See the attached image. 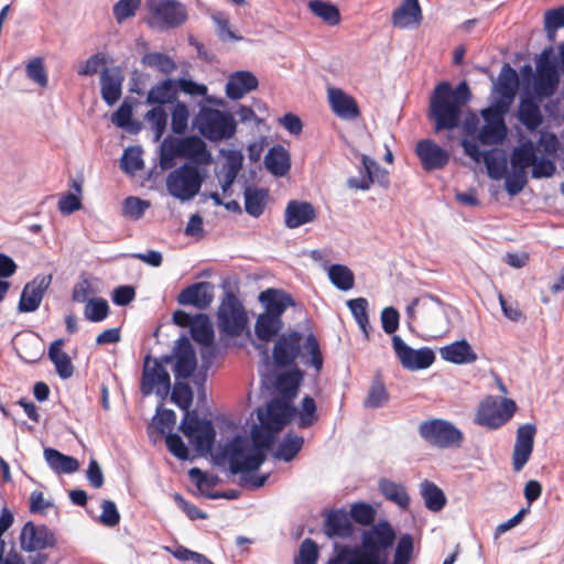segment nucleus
I'll return each mask as SVG.
<instances>
[{
    "instance_id": "19",
    "label": "nucleus",
    "mask_w": 564,
    "mask_h": 564,
    "mask_svg": "<svg viewBox=\"0 0 564 564\" xmlns=\"http://www.w3.org/2000/svg\"><path fill=\"white\" fill-rule=\"evenodd\" d=\"M362 170L365 172L361 177H350L347 182L350 188L367 191L371 184L377 183L380 186L387 187L389 184L388 172L382 169L377 161L366 154L360 155Z\"/></svg>"
},
{
    "instance_id": "46",
    "label": "nucleus",
    "mask_w": 564,
    "mask_h": 564,
    "mask_svg": "<svg viewBox=\"0 0 564 564\" xmlns=\"http://www.w3.org/2000/svg\"><path fill=\"white\" fill-rule=\"evenodd\" d=\"M421 495L424 500L425 507L433 511H441L446 503V497L441 488L434 482L424 480L421 484Z\"/></svg>"
},
{
    "instance_id": "4",
    "label": "nucleus",
    "mask_w": 564,
    "mask_h": 564,
    "mask_svg": "<svg viewBox=\"0 0 564 564\" xmlns=\"http://www.w3.org/2000/svg\"><path fill=\"white\" fill-rule=\"evenodd\" d=\"M299 356L305 366L313 367L317 372L322 369L323 356L318 340L313 334H308L305 339L296 330L280 335L272 351L274 365L289 367Z\"/></svg>"
},
{
    "instance_id": "49",
    "label": "nucleus",
    "mask_w": 564,
    "mask_h": 564,
    "mask_svg": "<svg viewBox=\"0 0 564 564\" xmlns=\"http://www.w3.org/2000/svg\"><path fill=\"white\" fill-rule=\"evenodd\" d=\"M330 282L340 291H349L354 288V272L344 264H332L327 268Z\"/></svg>"
},
{
    "instance_id": "22",
    "label": "nucleus",
    "mask_w": 564,
    "mask_h": 564,
    "mask_svg": "<svg viewBox=\"0 0 564 564\" xmlns=\"http://www.w3.org/2000/svg\"><path fill=\"white\" fill-rule=\"evenodd\" d=\"M415 152L425 171L441 170L449 161V153L430 139L419 141Z\"/></svg>"
},
{
    "instance_id": "10",
    "label": "nucleus",
    "mask_w": 564,
    "mask_h": 564,
    "mask_svg": "<svg viewBox=\"0 0 564 564\" xmlns=\"http://www.w3.org/2000/svg\"><path fill=\"white\" fill-rule=\"evenodd\" d=\"M217 319L221 333L229 336H238L242 333L247 316L242 304L235 294L229 292L225 295L217 312Z\"/></svg>"
},
{
    "instance_id": "14",
    "label": "nucleus",
    "mask_w": 564,
    "mask_h": 564,
    "mask_svg": "<svg viewBox=\"0 0 564 564\" xmlns=\"http://www.w3.org/2000/svg\"><path fill=\"white\" fill-rule=\"evenodd\" d=\"M531 156L523 149H512L510 154L511 171L506 173L505 189L510 196H517L528 183V169Z\"/></svg>"
},
{
    "instance_id": "50",
    "label": "nucleus",
    "mask_w": 564,
    "mask_h": 564,
    "mask_svg": "<svg viewBox=\"0 0 564 564\" xmlns=\"http://www.w3.org/2000/svg\"><path fill=\"white\" fill-rule=\"evenodd\" d=\"M141 63L163 75H171L176 69V63L172 57L160 52H150L142 56Z\"/></svg>"
},
{
    "instance_id": "36",
    "label": "nucleus",
    "mask_w": 564,
    "mask_h": 564,
    "mask_svg": "<svg viewBox=\"0 0 564 564\" xmlns=\"http://www.w3.org/2000/svg\"><path fill=\"white\" fill-rule=\"evenodd\" d=\"M265 169L274 176H284L291 167L290 154L282 145L272 147L264 156Z\"/></svg>"
},
{
    "instance_id": "26",
    "label": "nucleus",
    "mask_w": 564,
    "mask_h": 564,
    "mask_svg": "<svg viewBox=\"0 0 564 564\" xmlns=\"http://www.w3.org/2000/svg\"><path fill=\"white\" fill-rule=\"evenodd\" d=\"M513 149H523L530 156L531 176L535 180L552 177L556 171L554 158L538 156L536 145L532 140H524Z\"/></svg>"
},
{
    "instance_id": "23",
    "label": "nucleus",
    "mask_w": 564,
    "mask_h": 564,
    "mask_svg": "<svg viewBox=\"0 0 564 564\" xmlns=\"http://www.w3.org/2000/svg\"><path fill=\"white\" fill-rule=\"evenodd\" d=\"M178 150L181 158L187 159L196 166L209 165L213 162L212 153L206 143L197 135L178 138Z\"/></svg>"
},
{
    "instance_id": "37",
    "label": "nucleus",
    "mask_w": 564,
    "mask_h": 564,
    "mask_svg": "<svg viewBox=\"0 0 564 564\" xmlns=\"http://www.w3.org/2000/svg\"><path fill=\"white\" fill-rule=\"evenodd\" d=\"M64 346V339L54 340L48 347V358L55 366L57 375L62 379H68L74 373V367L69 356L62 350Z\"/></svg>"
},
{
    "instance_id": "5",
    "label": "nucleus",
    "mask_w": 564,
    "mask_h": 564,
    "mask_svg": "<svg viewBox=\"0 0 564 564\" xmlns=\"http://www.w3.org/2000/svg\"><path fill=\"white\" fill-rule=\"evenodd\" d=\"M194 127L209 141L228 140L236 133V121L230 112L202 107L194 119Z\"/></svg>"
},
{
    "instance_id": "43",
    "label": "nucleus",
    "mask_w": 564,
    "mask_h": 564,
    "mask_svg": "<svg viewBox=\"0 0 564 564\" xmlns=\"http://www.w3.org/2000/svg\"><path fill=\"white\" fill-rule=\"evenodd\" d=\"M303 445L304 438L302 436L288 433L273 453V457L276 460L289 463L297 456Z\"/></svg>"
},
{
    "instance_id": "15",
    "label": "nucleus",
    "mask_w": 564,
    "mask_h": 564,
    "mask_svg": "<svg viewBox=\"0 0 564 564\" xmlns=\"http://www.w3.org/2000/svg\"><path fill=\"white\" fill-rule=\"evenodd\" d=\"M392 346L400 364L408 370L414 371L426 369L435 359V355L432 349L427 347L413 349L398 335L392 337Z\"/></svg>"
},
{
    "instance_id": "53",
    "label": "nucleus",
    "mask_w": 564,
    "mask_h": 564,
    "mask_svg": "<svg viewBox=\"0 0 564 564\" xmlns=\"http://www.w3.org/2000/svg\"><path fill=\"white\" fill-rule=\"evenodd\" d=\"M111 121L130 133H137L140 130V123L132 120V106L128 101H123L112 113Z\"/></svg>"
},
{
    "instance_id": "55",
    "label": "nucleus",
    "mask_w": 564,
    "mask_h": 564,
    "mask_svg": "<svg viewBox=\"0 0 564 564\" xmlns=\"http://www.w3.org/2000/svg\"><path fill=\"white\" fill-rule=\"evenodd\" d=\"M414 553V539L411 534L404 533L397 541L391 564H410Z\"/></svg>"
},
{
    "instance_id": "63",
    "label": "nucleus",
    "mask_w": 564,
    "mask_h": 564,
    "mask_svg": "<svg viewBox=\"0 0 564 564\" xmlns=\"http://www.w3.org/2000/svg\"><path fill=\"white\" fill-rule=\"evenodd\" d=\"M176 156L181 158L178 138L165 139L160 147V166L163 170L171 169Z\"/></svg>"
},
{
    "instance_id": "64",
    "label": "nucleus",
    "mask_w": 564,
    "mask_h": 564,
    "mask_svg": "<svg viewBox=\"0 0 564 564\" xmlns=\"http://www.w3.org/2000/svg\"><path fill=\"white\" fill-rule=\"evenodd\" d=\"M109 313V305L104 299H90L85 306V317L94 323L104 321Z\"/></svg>"
},
{
    "instance_id": "8",
    "label": "nucleus",
    "mask_w": 564,
    "mask_h": 564,
    "mask_svg": "<svg viewBox=\"0 0 564 564\" xmlns=\"http://www.w3.org/2000/svg\"><path fill=\"white\" fill-rule=\"evenodd\" d=\"M180 430L188 438L196 452L199 454L210 452L216 436L212 421L199 419L195 412L185 413L180 424Z\"/></svg>"
},
{
    "instance_id": "61",
    "label": "nucleus",
    "mask_w": 564,
    "mask_h": 564,
    "mask_svg": "<svg viewBox=\"0 0 564 564\" xmlns=\"http://www.w3.org/2000/svg\"><path fill=\"white\" fill-rule=\"evenodd\" d=\"M389 399L388 391L383 382L379 379L371 383L369 393L364 402L365 408L378 409L387 403Z\"/></svg>"
},
{
    "instance_id": "45",
    "label": "nucleus",
    "mask_w": 564,
    "mask_h": 564,
    "mask_svg": "<svg viewBox=\"0 0 564 564\" xmlns=\"http://www.w3.org/2000/svg\"><path fill=\"white\" fill-rule=\"evenodd\" d=\"M518 118L530 131L535 130L542 123V115L539 106L529 98L520 101Z\"/></svg>"
},
{
    "instance_id": "27",
    "label": "nucleus",
    "mask_w": 564,
    "mask_h": 564,
    "mask_svg": "<svg viewBox=\"0 0 564 564\" xmlns=\"http://www.w3.org/2000/svg\"><path fill=\"white\" fill-rule=\"evenodd\" d=\"M316 218V210L308 202L290 200L284 210V223L290 229L299 228L312 223Z\"/></svg>"
},
{
    "instance_id": "3",
    "label": "nucleus",
    "mask_w": 564,
    "mask_h": 564,
    "mask_svg": "<svg viewBox=\"0 0 564 564\" xmlns=\"http://www.w3.org/2000/svg\"><path fill=\"white\" fill-rule=\"evenodd\" d=\"M471 99L466 82L455 88L448 82L440 83L430 98L429 116L434 121L435 131L453 130L459 126L463 108Z\"/></svg>"
},
{
    "instance_id": "25",
    "label": "nucleus",
    "mask_w": 564,
    "mask_h": 564,
    "mask_svg": "<svg viewBox=\"0 0 564 564\" xmlns=\"http://www.w3.org/2000/svg\"><path fill=\"white\" fill-rule=\"evenodd\" d=\"M123 74L119 67L104 68L100 74V93L108 106H113L121 97Z\"/></svg>"
},
{
    "instance_id": "60",
    "label": "nucleus",
    "mask_w": 564,
    "mask_h": 564,
    "mask_svg": "<svg viewBox=\"0 0 564 564\" xmlns=\"http://www.w3.org/2000/svg\"><path fill=\"white\" fill-rule=\"evenodd\" d=\"M349 518L352 519L357 523L361 525H370V529L373 524L376 518V510L372 506L366 502H356L352 503L349 511Z\"/></svg>"
},
{
    "instance_id": "11",
    "label": "nucleus",
    "mask_w": 564,
    "mask_h": 564,
    "mask_svg": "<svg viewBox=\"0 0 564 564\" xmlns=\"http://www.w3.org/2000/svg\"><path fill=\"white\" fill-rule=\"evenodd\" d=\"M162 357L151 360L150 356L144 358V366L141 379V392L144 395L155 393L160 398H165L171 390V379L169 372L163 367Z\"/></svg>"
},
{
    "instance_id": "16",
    "label": "nucleus",
    "mask_w": 564,
    "mask_h": 564,
    "mask_svg": "<svg viewBox=\"0 0 564 564\" xmlns=\"http://www.w3.org/2000/svg\"><path fill=\"white\" fill-rule=\"evenodd\" d=\"M536 76L533 83V91L539 98L553 96L560 84V75L554 63L544 52L536 62Z\"/></svg>"
},
{
    "instance_id": "42",
    "label": "nucleus",
    "mask_w": 564,
    "mask_h": 564,
    "mask_svg": "<svg viewBox=\"0 0 564 564\" xmlns=\"http://www.w3.org/2000/svg\"><path fill=\"white\" fill-rule=\"evenodd\" d=\"M282 328V318H275L262 313L256 321L254 334L258 339L268 343L272 340Z\"/></svg>"
},
{
    "instance_id": "28",
    "label": "nucleus",
    "mask_w": 564,
    "mask_h": 564,
    "mask_svg": "<svg viewBox=\"0 0 564 564\" xmlns=\"http://www.w3.org/2000/svg\"><path fill=\"white\" fill-rule=\"evenodd\" d=\"M259 301L264 306L263 313L275 318H282L286 308L294 305V300L289 293L276 289L262 291Z\"/></svg>"
},
{
    "instance_id": "18",
    "label": "nucleus",
    "mask_w": 564,
    "mask_h": 564,
    "mask_svg": "<svg viewBox=\"0 0 564 564\" xmlns=\"http://www.w3.org/2000/svg\"><path fill=\"white\" fill-rule=\"evenodd\" d=\"M536 434V426L532 423H527L517 430L516 443L512 453V468L519 473L529 462L534 446V437Z\"/></svg>"
},
{
    "instance_id": "29",
    "label": "nucleus",
    "mask_w": 564,
    "mask_h": 564,
    "mask_svg": "<svg viewBox=\"0 0 564 564\" xmlns=\"http://www.w3.org/2000/svg\"><path fill=\"white\" fill-rule=\"evenodd\" d=\"M189 330L192 338L204 347L202 358L205 360L210 357L213 355L214 329L208 316L203 313L196 314Z\"/></svg>"
},
{
    "instance_id": "24",
    "label": "nucleus",
    "mask_w": 564,
    "mask_h": 564,
    "mask_svg": "<svg viewBox=\"0 0 564 564\" xmlns=\"http://www.w3.org/2000/svg\"><path fill=\"white\" fill-rule=\"evenodd\" d=\"M214 300V286L209 282H197L182 290L177 296L181 305H193L196 308H207Z\"/></svg>"
},
{
    "instance_id": "38",
    "label": "nucleus",
    "mask_w": 564,
    "mask_h": 564,
    "mask_svg": "<svg viewBox=\"0 0 564 564\" xmlns=\"http://www.w3.org/2000/svg\"><path fill=\"white\" fill-rule=\"evenodd\" d=\"M177 90L175 80L167 78L155 84L149 90L145 102L149 105L162 106L165 104H172L176 100Z\"/></svg>"
},
{
    "instance_id": "54",
    "label": "nucleus",
    "mask_w": 564,
    "mask_h": 564,
    "mask_svg": "<svg viewBox=\"0 0 564 564\" xmlns=\"http://www.w3.org/2000/svg\"><path fill=\"white\" fill-rule=\"evenodd\" d=\"M171 401L174 402L185 413H192L189 408L193 403V390L191 386L183 380H175Z\"/></svg>"
},
{
    "instance_id": "32",
    "label": "nucleus",
    "mask_w": 564,
    "mask_h": 564,
    "mask_svg": "<svg viewBox=\"0 0 564 564\" xmlns=\"http://www.w3.org/2000/svg\"><path fill=\"white\" fill-rule=\"evenodd\" d=\"M440 356L454 365H469L477 360V354L466 339L456 340L440 348Z\"/></svg>"
},
{
    "instance_id": "7",
    "label": "nucleus",
    "mask_w": 564,
    "mask_h": 564,
    "mask_svg": "<svg viewBox=\"0 0 564 564\" xmlns=\"http://www.w3.org/2000/svg\"><path fill=\"white\" fill-rule=\"evenodd\" d=\"M417 431L429 445L437 448L459 447L464 440L460 430L442 419L423 421Z\"/></svg>"
},
{
    "instance_id": "31",
    "label": "nucleus",
    "mask_w": 564,
    "mask_h": 564,
    "mask_svg": "<svg viewBox=\"0 0 564 564\" xmlns=\"http://www.w3.org/2000/svg\"><path fill=\"white\" fill-rule=\"evenodd\" d=\"M327 94L330 108L336 116L345 120H354L359 116L356 100L344 90L330 87Z\"/></svg>"
},
{
    "instance_id": "51",
    "label": "nucleus",
    "mask_w": 564,
    "mask_h": 564,
    "mask_svg": "<svg viewBox=\"0 0 564 564\" xmlns=\"http://www.w3.org/2000/svg\"><path fill=\"white\" fill-rule=\"evenodd\" d=\"M519 78L517 72L509 65L505 64L498 76L496 91H503L508 95L507 97L514 96L517 94Z\"/></svg>"
},
{
    "instance_id": "59",
    "label": "nucleus",
    "mask_w": 564,
    "mask_h": 564,
    "mask_svg": "<svg viewBox=\"0 0 564 564\" xmlns=\"http://www.w3.org/2000/svg\"><path fill=\"white\" fill-rule=\"evenodd\" d=\"M316 410L315 400L310 395H305L302 400L301 409L296 413L299 427L306 429L312 426L317 421Z\"/></svg>"
},
{
    "instance_id": "41",
    "label": "nucleus",
    "mask_w": 564,
    "mask_h": 564,
    "mask_svg": "<svg viewBox=\"0 0 564 564\" xmlns=\"http://www.w3.org/2000/svg\"><path fill=\"white\" fill-rule=\"evenodd\" d=\"M420 315L423 322L431 326L440 319L446 317V310L443 303L435 296L429 295L421 297Z\"/></svg>"
},
{
    "instance_id": "17",
    "label": "nucleus",
    "mask_w": 564,
    "mask_h": 564,
    "mask_svg": "<svg viewBox=\"0 0 564 564\" xmlns=\"http://www.w3.org/2000/svg\"><path fill=\"white\" fill-rule=\"evenodd\" d=\"M296 406L280 399H273L267 404L265 409L259 408L257 410L258 420L263 421L278 432H281L296 416Z\"/></svg>"
},
{
    "instance_id": "13",
    "label": "nucleus",
    "mask_w": 564,
    "mask_h": 564,
    "mask_svg": "<svg viewBox=\"0 0 564 564\" xmlns=\"http://www.w3.org/2000/svg\"><path fill=\"white\" fill-rule=\"evenodd\" d=\"M148 8L161 29L177 28L187 19L185 7L177 0H149Z\"/></svg>"
},
{
    "instance_id": "30",
    "label": "nucleus",
    "mask_w": 564,
    "mask_h": 564,
    "mask_svg": "<svg viewBox=\"0 0 564 564\" xmlns=\"http://www.w3.org/2000/svg\"><path fill=\"white\" fill-rule=\"evenodd\" d=\"M324 532L328 538L348 539L354 534L349 514L344 509L332 510L324 521Z\"/></svg>"
},
{
    "instance_id": "20",
    "label": "nucleus",
    "mask_w": 564,
    "mask_h": 564,
    "mask_svg": "<svg viewBox=\"0 0 564 564\" xmlns=\"http://www.w3.org/2000/svg\"><path fill=\"white\" fill-rule=\"evenodd\" d=\"M51 282L52 274H47L37 275L31 282L26 283L20 296L19 311L23 313L36 311Z\"/></svg>"
},
{
    "instance_id": "57",
    "label": "nucleus",
    "mask_w": 564,
    "mask_h": 564,
    "mask_svg": "<svg viewBox=\"0 0 564 564\" xmlns=\"http://www.w3.org/2000/svg\"><path fill=\"white\" fill-rule=\"evenodd\" d=\"M120 167L127 174L133 175L143 169L142 150L139 147H130L123 151Z\"/></svg>"
},
{
    "instance_id": "56",
    "label": "nucleus",
    "mask_w": 564,
    "mask_h": 564,
    "mask_svg": "<svg viewBox=\"0 0 564 564\" xmlns=\"http://www.w3.org/2000/svg\"><path fill=\"white\" fill-rule=\"evenodd\" d=\"M308 8L315 15L323 19L329 25H336L339 22V11L334 4L322 0H312L308 3Z\"/></svg>"
},
{
    "instance_id": "9",
    "label": "nucleus",
    "mask_w": 564,
    "mask_h": 564,
    "mask_svg": "<svg viewBox=\"0 0 564 564\" xmlns=\"http://www.w3.org/2000/svg\"><path fill=\"white\" fill-rule=\"evenodd\" d=\"M517 404L511 399L487 398L481 402L475 422L489 429H498L507 423L514 414Z\"/></svg>"
},
{
    "instance_id": "58",
    "label": "nucleus",
    "mask_w": 564,
    "mask_h": 564,
    "mask_svg": "<svg viewBox=\"0 0 564 564\" xmlns=\"http://www.w3.org/2000/svg\"><path fill=\"white\" fill-rule=\"evenodd\" d=\"M145 120L150 124L153 133H154V141H159L166 129L167 123V113L166 111L160 107L155 106L151 110H149L145 115Z\"/></svg>"
},
{
    "instance_id": "48",
    "label": "nucleus",
    "mask_w": 564,
    "mask_h": 564,
    "mask_svg": "<svg viewBox=\"0 0 564 564\" xmlns=\"http://www.w3.org/2000/svg\"><path fill=\"white\" fill-rule=\"evenodd\" d=\"M243 195L246 212L252 217L261 216L264 210L268 191L247 186Z\"/></svg>"
},
{
    "instance_id": "33",
    "label": "nucleus",
    "mask_w": 564,
    "mask_h": 564,
    "mask_svg": "<svg viewBox=\"0 0 564 564\" xmlns=\"http://www.w3.org/2000/svg\"><path fill=\"white\" fill-rule=\"evenodd\" d=\"M422 21V10L419 0H402L392 13V23L400 29L416 26Z\"/></svg>"
},
{
    "instance_id": "34",
    "label": "nucleus",
    "mask_w": 564,
    "mask_h": 564,
    "mask_svg": "<svg viewBox=\"0 0 564 564\" xmlns=\"http://www.w3.org/2000/svg\"><path fill=\"white\" fill-rule=\"evenodd\" d=\"M464 129L467 134L476 135L477 141L484 145L500 144L507 137V126L484 123L478 130L476 123L467 122Z\"/></svg>"
},
{
    "instance_id": "21",
    "label": "nucleus",
    "mask_w": 564,
    "mask_h": 564,
    "mask_svg": "<svg viewBox=\"0 0 564 564\" xmlns=\"http://www.w3.org/2000/svg\"><path fill=\"white\" fill-rule=\"evenodd\" d=\"M20 541L24 551L32 552L53 546L55 538L45 525H34L32 522H28L21 530Z\"/></svg>"
},
{
    "instance_id": "44",
    "label": "nucleus",
    "mask_w": 564,
    "mask_h": 564,
    "mask_svg": "<svg viewBox=\"0 0 564 564\" xmlns=\"http://www.w3.org/2000/svg\"><path fill=\"white\" fill-rule=\"evenodd\" d=\"M380 492L390 501L398 505L401 509L405 510L410 505V497L403 485L397 484L389 479H381L379 481Z\"/></svg>"
},
{
    "instance_id": "47",
    "label": "nucleus",
    "mask_w": 564,
    "mask_h": 564,
    "mask_svg": "<svg viewBox=\"0 0 564 564\" xmlns=\"http://www.w3.org/2000/svg\"><path fill=\"white\" fill-rule=\"evenodd\" d=\"M481 162L486 166L488 176L492 180L499 181L507 173V159L497 150L485 151Z\"/></svg>"
},
{
    "instance_id": "12",
    "label": "nucleus",
    "mask_w": 564,
    "mask_h": 564,
    "mask_svg": "<svg viewBox=\"0 0 564 564\" xmlns=\"http://www.w3.org/2000/svg\"><path fill=\"white\" fill-rule=\"evenodd\" d=\"M162 361L166 365L174 361L175 380L188 379L197 367L195 350L186 336H182L175 341L173 352L162 356Z\"/></svg>"
},
{
    "instance_id": "35",
    "label": "nucleus",
    "mask_w": 564,
    "mask_h": 564,
    "mask_svg": "<svg viewBox=\"0 0 564 564\" xmlns=\"http://www.w3.org/2000/svg\"><path fill=\"white\" fill-rule=\"evenodd\" d=\"M257 86L258 79L252 73L240 70L230 75L226 85V94L230 99L237 100L256 89Z\"/></svg>"
},
{
    "instance_id": "39",
    "label": "nucleus",
    "mask_w": 564,
    "mask_h": 564,
    "mask_svg": "<svg viewBox=\"0 0 564 564\" xmlns=\"http://www.w3.org/2000/svg\"><path fill=\"white\" fill-rule=\"evenodd\" d=\"M44 458L50 468L57 474H73L79 468L76 458L51 447L44 449Z\"/></svg>"
},
{
    "instance_id": "62",
    "label": "nucleus",
    "mask_w": 564,
    "mask_h": 564,
    "mask_svg": "<svg viewBox=\"0 0 564 564\" xmlns=\"http://www.w3.org/2000/svg\"><path fill=\"white\" fill-rule=\"evenodd\" d=\"M564 28V7L547 10L544 14V29L550 41H554L556 31Z\"/></svg>"
},
{
    "instance_id": "1",
    "label": "nucleus",
    "mask_w": 564,
    "mask_h": 564,
    "mask_svg": "<svg viewBox=\"0 0 564 564\" xmlns=\"http://www.w3.org/2000/svg\"><path fill=\"white\" fill-rule=\"evenodd\" d=\"M280 432L263 421L254 424L248 437L236 435L221 448V456L227 459L231 475L258 470L267 458L265 452L274 444Z\"/></svg>"
},
{
    "instance_id": "52",
    "label": "nucleus",
    "mask_w": 564,
    "mask_h": 564,
    "mask_svg": "<svg viewBox=\"0 0 564 564\" xmlns=\"http://www.w3.org/2000/svg\"><path fill=\"white\" fill-rule=\"evenodd\" d=\"M347 306L349 307L356 323L360 327L365 337H369V317H368V301L364 297L352 299L347 301Z\"/></svg>"
},
{
    "instance_id": "40",
    "label": "nucleus",
    "mask_w": 564,
    "mask_h": 564,
    "mask_svg": "<svg viewBox=\"0 0 564 564\" xmlns=\"http://www.w3.org/2000/svg\"><path fill=\"white\" fill-rule=\"evenodd\" d=\"M243 158L239 152H229L226 156V162L223 166V177L220 178V186L225 195L230 194L232 184L239 171L242 167Z\"/></svg>"
},
{
    "instance_id": "6",
    "label": "nucleus",
    "mask_w": 564,
    "mask_h": 564,
    "mask_svg": "<svg viewBox=\"0 0 564 564\" xmlns=\"http://www.w3.org/2000/svg\"><path fill=\"white\" fill-rule=\"evenodd\" d=\"M205 175L198 166L192 163H184L169 173L166 177L167 193L181 200L193 199L200 191Z\"/></svg>"
},
{
    "instance_id": "2",
    "label": "nucleus",
    "mask_w": 564,
    "mask_h": 564,
    "mask_svg": "<svg viewBox=\"0 0 564 564\" xmlns=\"http://www.w3.org/2000/svg\"><path fill=\"white\" fill-rule=\"evenodd\" d=\"M397 540L390 522L381 520L364 530L360 544L336 545V556L329 564H388L389 551Z\"/></svg>"
}]
</instances>
